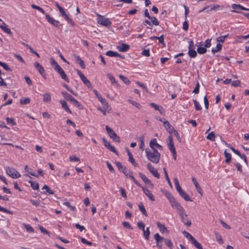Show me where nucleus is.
I'll use <instances>...</instances> for the list:
<instances>
[{"instance_id": "nucleus-1", "label": "nucleus", "mask_w": 249, "mask_h": 249, "mask_svg": "<svg viewBox=\"0 0 249 249\" xmlns=\"http://www.w3.org/2000/svg\"><path fill=\"white\" fill-rule=\"evenodd\" d=\"M146 156L150 161L154 163H158L160 161V155L157 150L150 151L149 149H145Z\"/></svg>"}, {"instance_id": "nucleus-2", "label": "nucleus", "mask_w": 249, "mask_h": 249, "mask_svg": "<svg viewBox=\"0 0 249 249\" xmlns=\"http://www.w3.org/2000/svg\"><path fill=\"white\" fill-rule=\"evenodd\" d=\"M106 129L110 138L116 142H120V137L116 134V133L113 131L112 129L110 128L108 125H106Z\"/></svg>"}, {"instance_id": "nucleus-3", "label": "nucleus", "mask_w": 249, "mask_h": 249, "mask_svg": "<svg viewBox=\"0 0 249 249\" xmlns=\"http://www.w3.org/2000/svg\"><path fill=\"white\" fill-rule=\"evenodd\" d=\"M6 171V173L13 178H18L21 177L20 174L13 168L7 167Z\"/></svg>"}, {"instance_id": "nucleus-4", "label": "nucleus", "mask_w": 249, "mask_h": 249, "mask_svg": "<svg viewBox=\"0 0 249 249\" xmlns=\"http://www.w3.org/2000/svg\"><path fill=\"white\" fill-rule=\"evenodd\" d=\"M179 214L181 218V221L184 225L188 227L191 225V221L187 218V214L185 210L183 209L182 211L179 212Z\"/></svg>"}, {"instance_id": "nucleus-5", "label": "nucleus", "mask_w": 249, "mask_h": 249, "mask_svg": "<svg viewBox=\"0 0 249 249\" xmlns=\"http://www.w3.org/2000/svg\"><path fill=\"white\" fill-rule=\"evenodd\" d=\"M77 74L84 84L86 85L88 87V88H92V85L90 81L87 79V78L85 76L81 71L80 70H77Z\"/></svg>"}, {"instance_id": "nucleus-6", "label": "nucleus", "mask_w": 249, "mask_h": 249, "mask_svg": "<svg viewBox=\"0 0 249 249\" xmlns=\"http://www.w3.org/2000/svg\"><path fill=\"white\" fill-rule=\"evenodd\" d=\"M149 146L154 151L155 150H157V149H158L160 150H162V146L157 143V140L155 138L151 140L149 143Z\"/></svg>"}, {"instance_id": "nucleus-7", "label": "nucleus", "mask_w": 249, "mask_h": 249, "mask_svg": "<svg viewBox=\"0 0 249 249\" xmlns=\"http://www.w3.org/2000/svg\"><path fill=\"white\" fill-rule=\"evenodd\" d=\"M154 238L156 241V245L159 249H161L162 246V242H164V238L161 237L158 233H156L154 236Z\"/></svg>"}, {"instance_id": "nucleus-8", "label": "nucleus", "mask_w": 249, "mask_h": 249, "mask_svg": "<svg viewBox=\"0 0 249 249\" xmlns=\"http://www.w3.org/2000/svg\"><path fill=\"white\" fill-rule=\"evenodd\" d=\"M160 121L163 123L165 128L170 133V135L174 131V130H175L173 126H172L170 124L169 122L166 120L165 119H163V121L161 119H160Z\"/></svg>"}, {"instance_id": "nucleus-9", "label": "nucleus", "mask_w": 249, "mask_h": 249, "mask_svg": "<svg viewBox=\"0 0 249 249\" xmlns=\"http://www.w3.org/2000/svg\"><path fill=\"white\" fill-rule=\"evenodd\" d=\"M123 173L127 178H131L133 180L135 184L140 187H141V185L140 184V183H139L138 181L137 180H136L134 177L133 176V173L130 170L127 169L126 168Z\"/></svg>"}, {"instance_id": "nucleus-10", "label": "nucleus", "mask_w": 249, "mask_h": 249, "mask_svg": "<svg viewBox=\"0 0 249 249\" xmlns=\"http://www.w3.org/2000/svg\"><path fill=\"white\" fill-rule=\"evenodd\" d=\"M98 22L99 24L105 26L107 27H110L111 25V22L107 18L101 17L99 19Z\"/></svg>"}, {"instance_id": "nucleus-11", "label": "nucleus", "mask_w": 249, "mask_h": 249, "mask_svg": "<svg viewBox=\"0 0 249 249\" xmlns=\"http://www.w3.org/2000/svg\"><path fill=\"white\" fill-rule=\"evenodd\" d=\"M93 91L95 93L97 98L100 101L102 104L104 106V107L106 108H107L108 105L106 100L105 98H103L101 95L99 93H98V92L96 90H94Z\"/></svg>"}, {"instance_id": "nucleus-12", "label": "nucleus", "mask_w": 249, "mask_h": 249, "mask_svg": "<svg viewBox=\"0 0 249 249\" xmlns=\"http://www.w3.org/2000/svg\"><path fill=\"white\" fill-rule=\"evenodd\" d=\"M147 167L149 171V172L152 174V175L156 178H159L160 177V175L158 173L157 170H155L154 167L151 165L150 163H149L147 164Z\"/></svg>"}, {"instance_id": "nucleus-13", "label": "nucleus", "mask_w": 249, "mask_h": 249, "mask_svg": "<svg viewBox=\"0 0 249 249\" xmlns=\"http://www.w3.org/2000/svg\"><path fill=\"white\" fill-rule=\"evenodd\" d=\"M61 16L63 18L66 20L68 23L71 24L72 26L74 25V23L72 21V19L70 18L68 15L66 13L63 8L60 9L59 11Z\"/></svg>"}, {"instance_id": "nucleus-14", "label": "nucleus", "mask_w": 249, "mask_h": 249, "mask_svg": "<svg viewBox=\"0 0 249 249\" xmlns=\"http://www.w3.org/2000/svg\"><path fill=\"white\" fill-rule=\"evenodd\" d=\"M172 207L176 208L179 212L182 211L184 209L181 206V205L176 200V199L174 198L170 202Z\"/></svg>"}, {"instance_id": "nucleus-15", "label": "nucleus", "mask_w": 249, "mask_h": 249, "mask_svg": "<svg viewBox=\"0 0 249 249\" xmlns=\"http://www.w3.org/2000/svg\"><path fill=\"white\" fill-rule=\"evenodd\" d=\"M142 189V191H143V193L145 194V195L151 200V201H155V199L153 195V194L151 193L150 191L146 187H142L141 185Z\"/></svg>"}, {"instance_id": "nucleus-16", "label": "nucleus", "mask_w": 249, "mask_h": 249, "mask_svg": "<svg viewBox=\"0 0 249 249\" xmlns=\"http://www.w3.org/2000/svg\"><path fill=\"white\" fill-rule=\"evenodd\" d=\"M167 145L171 152L176 150L172 134H170L168 136V142L167 143Z\"/></svg>"}, {"instance_id": "nucleus-17", "label": "nucleus", "mask_w": 249, "mask_h": 249, "mask_svg": "<svg viewBox=\"0 0 249 249\" xmlns=\"http://www.w3.org/2000/svg\"><path fill=\"white\" fill-rule=\"evenodd\" d=\"M34 66L37 69L40 74L44 77L45 78V70L43 67L37 62H36L34 64Z\"/></svg>"}, {"instance_id": "nucleus-18", "label": "nucleus", "mask_w": 249, "mask_h": 249, "mask_svg": "<svg viewBox=\"0 0 249 249\" xmlns=\"http://www.w3.org/2000/svg\"><path fill=\"white\" fill-rule=\"evenodd\" d=\"M157 225L158 228H159L160 231L162 233H166V234H168L169 233V230L167 229V228L165 226L164 224H161L160 222H158L157 223Z\"/></svg>"}, {"instance_id": "nucleus-19", "label": "nucleus", "mask_w": 249, "mask_h": 249, "mask_svg": "<svg viewBox=\"0 0 249 249\" xmlns=\"http://www.w3.org/2000/svg\"><path fill=\"white\" fill-rule=\"evenodd\" d=\"M139 177L142 178L143 181L147 185H149L152 187H153L154 185L151 182L150 179H149L146 176L142 174V173L140 172L139 173Z\"/></svg>"}, {"instance_id": "nucleus-20", "label": "nucleus", "mask_w": 249, "mask_h": 249, "mask_svg": "<svg viewBox=\"0 0 249 249\" xmlns=\"http://www.w3.org/2000/svg\"><path fill=\"white\" fill-rule=\"evenodd\" d=\"M129 46L126 44L122 43L120 46H117L118 50L121 52H127L129 49Z\"/></svg>"}, {"instance_id": "nucleus-21", "label": "nucleus", "mask_w": 249, "mask_h": 249, "mask_svg": "<svg viewBox=\"0 0 249 249\" xmlns=\"http://www.w3.org/2000/svg\"><path fill=\"white\" fill-rule=\"evenodd\" d=\"M73 56L75 58L77 62L80 65L82 69L85 68V65L84 61L81 58L79 55L73 54Z\"/></svg>"}, {"instance_id": "nucleus-22", "label": "nucleus", "mask_w": 249, "mask_h": 249, "mask_svg": "<svg viewBox=\"0 0 249 249\" xmlns=\"http://www.w3.org/2000/svg\"><path fill=\"white\" fill-rule=\"evenodd\" d=\"M192 181L194 183V185H195V187L196 188V189L197 191L198 192V193H199L200 194L202 195V189L200 187V186L199 185L198 183H197L196 178H194V177H193L192 178Z\"/></svg>"}, {"instance_id": "nucleus-23", "label": "nucleus", "mask_w": 249, "mask_h": 249, "mask_svg": "<svg viewBox=\"0 0 249 249\" xmlns=\"http://www.w3.org/2000/svg\"><path fill=\"white\" fill-rule=\"evenodd\" d=\"M60 103L62 105V108H64L67 112L71 114V111L65 100H60Z\"/></svg>"}, {"instance_id": "nucleus-24", "label": "nucleus", "mask_w": 249, "mask_h": 249, "mask_svg": "<svg viewBox=\"0 0 249 249\" xmlns=\"http://www.w3.org/2000/svg\"><path fill=\"white\" fill-rule=\"evenodd\" d=\"M127 153L128 154V156L129 157V161L135 166L136 167L138 166V164L135 162V160L134 159L133 157V156L130 152V151L129 150V149H127Z\"/></svg>"}, {"instance_id": "nucleus-25", "label": "nucleus", "mask_w": 249, "mask_h": 249, "mask_svg": "<svg viewBox=\"0 0 249 249\" xmlns=\"http://www.w3.org/2000/svg\"><path fill=\"white\" fill-rule=\"evenodd\" d=\"M107 76L113 85L116 86H118L119 84L118 82L115 80V77L112 74L108 73L107 74Z\"/></svg>"}, {"instance_id": "nucleus-26", "label": "nucleus", "mask_w": 249, "mask_h": 249, "mask_svg": "<svg viewBox=\"0 0 249 249\" xmlns=\"http://www.w3.org/2000/svg\"><path fill=\"white\" fill-rule=\"evenodd\" d=\"M180 196L183 197L186 201H192L190 196L183 190L178 193Z\"/></svg>"}, {"instance_id": "nucleus-27", "label": "nucleus", "mask_w": 249, "mask_h": 249, "mask_svg": "<svg viewBox=\"0 0 249 249\" xmlns=\"http://www.w3.org/2000/svg\"><path fill=\"white\" fill-rule=\"evenodd\" d=\"M62 94L63 95L65 99L68 101H70L71 103L74 99V97H73L71 94L67 93V92H62Z\"/></svg>"}, {"instance_id": "nucleus-28", "label": "nucleus", "mask_w": 249, "mask_h": 249, "mask_svg": "<svg viewBox=\"0 0 249 249\" xmlns=\"http://www.w3.org/2000/svg\"><path fill=\"white\" fill-rule=\"evenodd\" d=\"M24 169L26 172L30 174L33 176H35L36 178L38 177V176L36 175L34 172L32 171V169L28 167L27 165L25 166Z\"/></svg>"}, {"instance_id": "nucleus-29", "label": "nucleus", "mask_w": 249, "mask_h": 249, "mask_svg": "<svg viewBox=\"0 0 249 249\" xmlns=\"http://www.w3.org/2000/svg\"><path fill=\"white\" fill-rule=\"evenodd\" d=\"M43 96V101L44 102L50 103L51 101V96L50 93H46L45 94H44Z\"/></svg>"}, {"instance_id": "nucleus-30", "label": "nucleus", "mask_w": 249, "mask_h": 249, "mask_svg": "<svg viewBox=\"0 0 249 249\" xmlns=\"http://www.w3.org/2000/svg\"><path fill=\"white\" fill-rule=\"evenodd\" d=\"M0 28L6 33L10 35L12 34V32L10 29L8 28L5 23L3 25H0Z\"/></svg>"}, {"instance_id": "nucleus-31", "label": "nucleus", "mask_w": 249, "mask_h": 249, "mask_svg": "<svg viewBox=\"0 0 249 249\" xmlns=\"http://www.w3.org/2000/svg\"><path fill=\"white\" fill-rule=\"evenodd\" d=\"M222 47V45L220 43H218L216 45V46L215 48H212V52L213 54H214L215 53L220 52Z\"/></svg>"}, {"instance_id": "nucleus-32", "label": "nucleus", "mask_w": 249, "mask_h": 249, "mask_svg": "<svg viewBox=\"0 0 249 249\" xmlns=\"http://www.w3.org/2000/svg\"><path fill=\"white\" fill-rule=\"evenodd\" d=\"M42 190H46L45 191L43 192V193L46 194L47 193H48L49 194H54V192L53 190H51L47 185H45L42 189Z\"/></svg>"}, {"instance_id": "nucleus-33", "label": "nucleus", "mask_w": 249, "mask_h": 249, "mask_svg": "<svg viewBox=\"0 0 249 249\" xmlns=\"http://www.w3.org/2000/svg\"><path fill=\"white\" fill-rule=\"evenodd\" d=\"M115 164L117 166L119 170L121 172H123L126 168V166L123 165L120 162L116 161Z\"/></svg>"}, {"instance_id": "nucleus-34", "label": "nucleus", "mask_w": 249, "mask_h": 249, "mask_svg": "<svg viewBox=\"0 0 249 249\" xmlns=\"http://www.w3.org/2000/svg\"><path fill=\"white\" fill-rule=\"evenodd\" d=\"M174 182L176 189L178 193L181 192L182 190H183L181 189V187H180V186L179 185V183L178 182V178H174Z\"/></svg>"}, {"instance_id": "nucleus-35", "label": "nucleus", "mask_w": 249, "mask_h": 249, "mask_svg": "<svg viewBox=\"0 0 249 249\" xmlns=\"http://www.w3.org/2000/svg\"><path fill=\"white\" fill-rule=\"evenodd\" d=\"M191 243L197 249H203L202 245L195 238L191 241Z\"/></svg>"}, {"instance_id": "nucleus-36", "label": "nucleus", "mask_w": 249, "mask_h": 249, "mask_svg": "<svg viewBox=\"0 0 249 249\" xmlns=\"http://www.w3.org/2000/svg\"><path fill=\"white\" fill-rule=\"evenodd\" d=\"M138 207L139 208V210L141 211V212L142 213L145 215V216H147V213L146 212V211L144 208V205L142 204V203H140L139 205H138Z\"/></svg>"}, {"instance_id": "nucleus-37", "label": "nucleus", "mask_w": 249, "mask_h": 249, "mask_svg": "<svg viewBox=\"0 0 249 249\" xmlns=\"http://www.w3.org/2000/svg\"><path fill=\"white\" fill-rule=\"evenodd\" d=\"M46 18L47 19V21L51 24L52 25H53V24L56 21V20H55L53 18H52L50 15L48 14H46L45 15Z\"/></svg>"}, {"instance_id": "nucleus-38", "label": "nucleus", "mask_w": 249, "mask_h": 249, "mask_svg": "<svg viewBox=\"0 0 249 249\" xmlns=\"http://www.w3.org/2000/svg\"><path fill=\"white\" fill-rule=\"evenodd\" d=\"M140 142V148L142 150H144V137L143 135H142L139 138Z\"/></svg>"}, {"instance_id": "nucleus-39", "label": "nucleus", "mask_w": 249, "mask_h": 249, "mask_svg": "<svg viewBox=\"0 0 249 249\" xmlns=\"http://www.w3.org/2000/svg\"><path fill=\"white\" fill-rule=\"evenodd\" d=\"M188 55L191 58H195L197 55V53L195 49H189L188 51Z\"/></svg>"}, {"instance_id": "nucleus-40", "label": "nucleus", "mask_w": 249, "mask_h": 249, "mask_svg": "<svg viewBox=\"0 0 249 249\" xmlns=\"http://www.w3.org/2000/svg\"><path fill=\"white\" fill-rule=\"evenodd\" d=\"M224 155H225V162L226 163H228L231 160V155L230 153H228L227 152V150H225V151H224Z\"/></svg>"}, {"instance_id": "nucleus-41", "label": "nucleus", "mask_w": 249, "mask_h": 249, "mask_svg": "<svg viewBox=\"0 0 249 249\" xmlns=\"http://www.w3.org/2000/svg\"><path fill=\"white\" fill-rule=\"evenodd\" d=\"M74 106L78 107L79 109H83L82 105L75 98L71 102Z\"/></svg>"}, {"instance_id": "nucleus-42", "label": "nucleus", "mask_w": 249, "mask_h": 249, "mask_svg": "<svg viewBox=\"0 0 249 249\" xmlns=\"http://www.w3.org/2000/svg\"><path fill=\"white\" fill-rule=\"evenodd\" d=\"M249 38V34L247 36H240L236 37V40L241 42L243 40H246Z\"/></svg>"}, {"instance_id": "nucleus-43", "label": "nucleus", "mask_w": 249, "mask_h": 249, "mask_svg": "<svg viewBox=\"0 0 249 249\" xmlns=\"http://www.w3.org/2000/svg\"><path fill=\"white\" fill-rule=\"evenodd\" d=\"M106 54L110 57H117V56H119L118 53L117 52H115L112 51H107Z\"/></svg>"}, {"instance_id": "nucleus-44", "label": "nucleus", "mask_w": 249, "mask_h": 249, "mask_svg": "<svg viewBox=\"0 0 249 249\" xmlns=\"http://www.w3.org/2000/svg\"><path fill=\"white\" fill-rule=\"evenodd\" d=\"M142 231L143 232V236H144V237H145V238L146 240H148L149 238V235L150 234V231H149V228L147 227L146 228V230H145V229H144V231Z\"/></svg>"}, {"instance_id": "nucleus-45", "label": "nucleus", "mask_w": 249, "mask_h": 249, "mask_svg": "<svg viewBox=\"0 0 249 249\" xmlns=\"http://www.w3.org/2000/svg\"><path fill=\"white\" fill-rule=\"evenodd\" d=\"M119 77L122 81L127 85H128L130 83V81L126 77H124L122 74H120Z\"/></svg>"}, {"instance_id": "nucleus-46", "label": "nucleus", "mask_w": 249, "mask_h": 249, "mask_svg": "<svg viewBox=\"0 0 249 249\" xmlns=\"http://www.w3.org/2000/svg\"><path fill=\"white\" fill-rule=\"evenodd\" d=\"M183 234L188 240L191 242L195 238L191 234L186 231L183 232Z\"/></svg>"}, {"instance_id": "nucleus-47", "label": "nucleus", "mask_w": 249, "mask_h": 249, "mask_svg": "<svg viewBox=\"0 0 249 249\" xmlns=\"http://www.w3.org/2000/svg\"><path fill=\"white\" fill-rule=\"evenodd\" d=\"M150 106L154 107L155 110H158L160 112L163 109L161 106L158 105L154 103H150Z\"/></svg>"}, {"instance_id": "nucleus-48", "label": "nucleus", "mask_w": 249, "mask_h": 249, "mask_svg": "<svg viewBox=\"0 0 249 249\" xmlns=\"http://www.w3.org/2000/svg\"><path fill=\"white\" fill-rule=\"evenodd\" d=\"M225 144L226 145H227L228 147H230L231 149V151L234 152L235 154H236L238 156H240V152L238 151L237 150H236L235 149H234L233 147L231 146L230 144H228V143H227L225 141H224Z\"/></svg>"}, {"instance_id": "nucleus-49", "label": "nucleus", "mask_w": 249, "mask_h": 249, "mask_svg": "<svg viewBox=\"0 0 249 249\" xmlns=\"http://www.w3.org/2000/svg\"><path fill=\"white\" fill-rule=\"evenodd\" d=\"M29 182L31 184V186L33 189L36 190L39 189V184L38 183L34 182L31 180H30Z\"/></svg>"}, {"instance_id": "nucleus-50", "label": "nucleus", "mask_w": 249, "mask_h": 249, "mask_svg": "<svg viewBox=\"0 0 249 249\" xmlns=\"http://www.w3.org/2000/svg\"><path fill=\"white\" fill-rule=\"evenodd\" d=\"M215 137V134L213 131H212L208 135L207 139L211 141H214Z\"/></svg>"}, {"instance_id": "nucleus-51", "label": "nucleus", "mask_w": 249, "mask_h": 249, "mask_svg": "<svg viewBox=\"0 0 249 249\" xmlns=\"http://www.w3.org/2000/svg\"><path fill=\"white\" fill-rule=\"evenodd\" d=\"M164 242L167 246L170 248V249H172L173 247V244L171 240L168 239L164 238Z\"/></svg>"}, {"instance_id": "nucleus-52", "label": "nucleus", "mask_w": 249, "mask_h": 249, "mask_svg": "<svg viewBox=\"0 0 249 249\" xmlns=\"http://www.w3.org/2000/svg\"><path fill=\"white\" fill-rule=\"evenodd\" d=\"M207 52V49L206 48L202 47H199L197 49V52L200 54H202L205 53Z\"/></svg>"}, {"instance_id": "nucleus-53", "label": "nucleus", "mask_w": 249, "mask_h": 249, "mask_svg": "<svg viewBox=\"0 0 249 249\" xmlns=\"http://www.w3.org/2000/svg\"><path fill=\"white\" fill-rule=\"evenodd\" d=\"M30 99L29 97L21 99L20 100V103L21 105H27L30 102Z\"/></svg>"}, {"instance_id": "nucleus-54", "label": "nucleus", "mask_w": 249, "mask_h": 249, "mask_svg": "<svg viewBox=\"0 0 249 249\" xmlns=\"http://www.w3.org/2000/svg\"><path fill=\"white\" fill-rule=\"evenodd\" d=\"M31 7L33 9L37 10L38 11L42 13L43 14H45V11L41 7L38 6L36 5L35 4H32L31 5Z\"/></svg>"}, {"instance_id": "nucleus-55", "label": "nucleus", "mask_w": 249, "mask_h": 249, "mask_svg": "<svg viewBox=\"0 0 249 249\" xmlns=\"http://www.w3.org/2000/svg\"><path fill=\"white\" fill-rule=\"evenodd\" d=\"M25 228L26 231L29 232H33L34 231V230L33 228L30 224H23Z\"/></svg>"}, {"instance_id": "nucleus-56", "label": "nucleus", "mask_w": 249, "mask_h": 249, "mask_svg": "<svg viewBox=\"0 0 249 249\" xmlns=\"http://www.w3.org/2000/svg\"><path fill=\"white\" fill-rule=\"evenodd\" d=\"M149 19L151 20V22L152 23V25H154L155 26H158L159 25V22L158 21V19L156 18V17H151V18H150Z\"/></svg>"}, {"instance_id": "nucleus-57", "label": "nucleus", "mask_w": 249, "mask_h": 249, "mask_svg": "<svg viewBox=\"0 0 249 249\" xmlns=\"http://www.w3.org/2000/svg\"><path fill=\"white\" fill-rule=\"evenodd\" d=\"M193 102L195 105V109L198 111L202 109V108L200 105L197 102V101L196 100H193Z\"/></svg>"}, {"instance_id": "nucleus-58", "label": "nucleus", "mask_w": 249, "mask_h": 249, "mask_svg": "<svg viewBox=\"0 0 249 249\" xmlns=\"http://www.w3.org/2000/svg\"><path fill=\"white\" fill-rule=\"evenodd\" d=\"M59 74L62 79L65 80L67 82H69V80L64 71L61 72V73Z\"/></svg>"}, {"instance_id": "nucleus-59", "label": "nucleus", "mask_w": 249, "mask_h": 249, "mask_svg": "<svg viewBox=\"0 0 249 249\" xmlns=\"http://www.w3.org/2000/svg\"><path fill=\"white\" fill-rule=\"evenodd\" d=\"M6 122L8 124H10L12 125H15L16 124V122L13 118L7 117L6 118Z\"/></svg>"}, {"instance_id": "nucleus-60", "label": "nucleus", "mask_w": 249, "mask_h": 249, "mask_svg": "<svg viewBox=\"0 0 249 249\" xmlns=\"http://www.w3.org/2000/svg\"><path fill=\"white\" fill-rule=\"evenodd\" d=\"M165 195L170 202L174 199V197L172 196V195L170 192H166L165 194Z\"/></svg>"}, {"instance_id": "nucleus-61", "label": "nucleus", "mask_w": 249, "mask_h": 249, "mask_svg": "<svg viewBox=\"0 0 249 249\" xmlns=\"http://www.w3.org/2000/svg\"><path fill=\"white\" fill-rule=\"evenodd\" d=\"M228 35L220 36L217 38L216 41L218 42H223L225 39L227 37Z\"/></svg>"}, {"instance_id": "nucleus-62", "label": "nucleus", "mask_w": 249, "mask_h": 249, "mask_svg": "<svg viewBox=\"0 0 249 249\" xmlns=\"http://www.w3.org/2000/svg\"><path fill=\"white\" fill-rule=\"evenodd\" d=\"M137 226L140 230L144 231V230L145 229V224L142 221H140L138 222Z\"/></svg>"}, {"instance_id": "nucleus-63", "label": "nucleus", "mask_w": 249, "mask_h": 249, "mask_svg": "<svg viewBox=\"0 0 249 249\" xmlns=\"http://www.w3.org/2000/svg\"><path fill=\"white\" fill-rule=\"evenodd\" d=\"M39 230L40 231L44 234H47L48 236H50V232L47 231L45 228H44L42 226L39 227Z\"/></svg>"}, {"instance_id": "nucleus-64", "label": "nucleus", "mask_w": 249, "mask_h": 249, "mask_svg": "<svg viewBox=\"0 0 249 249\" xmlns=\"http://www.w3.org/2000/svg\"><path fill=\"white\" fill-rule=\"evenodd\" d=\"M122 224L124 228H127V229H128L130 230L133 229L132 227L130 225V223L128 222H125V221L123 222Z\"/></svg>"}]
</instances>
